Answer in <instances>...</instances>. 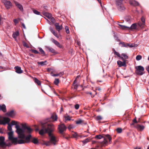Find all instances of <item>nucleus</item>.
Segmentation results:
<instances>
[{
    "mask_svg": "<svg viewBox=\"0 0 149 149\" xmlns=\"http://www.w3.org/2000/svg\"><path fill=\"white\" fill-rule=\"evenodd\" d=\"M54 130V126L52 123H45L41 124V129L39 131V134L43 135L48 133L50 138V141L45 143L47 146H50L51 144L56 145L58 142L57 139L52 133Z\"/></svg>",
    "mask_w": 149,
    "mask_h": 149,
    "instance_id": "nucleus-1",
    "label": "nucleus"
},
{
    "mask_svg": "<svg viewBox=\"0 0 149 149\" xmlns=\"http://www.w3.org/2000/svg\"><path fill=\"white\" fill-rule=\"evenodd\" d=\"M21 125L23 131V134L24 136V137H22V138H24L25 136H26V134H28V135L31 134L33 132V130L27 126L26 124H22Z\"/></svg>",
    "mask_w": 149,
    "mask_h": 149,
    "instance_id": "nucleus-2",
    "label": "nucleus"
},
{
    "mask_svg": "<svg viewBox=\"0 0 149 149\" xmlns=\"http://www.w3.org/2000/svg\"><path fill=\"white\" fill-rule=\"evenodd\" d=\"M124 0H116L115 3L116 7L118 10L122 11L125 9V8L123 4Z\"/></svg>",
    "mask_w": 149,
    "mask_h": 149,
    "instance_id": "nucleus-3",
    "label": "nucleus"
},
{
    "mask_svg": "<svg viewBox=\"0 0 149 149\" xmlns=\"http://www.w3.org/2000/svg\"><path fill=\"white\" fill-rule=\"evenodd\" d=\"M103 135L104 141L101 142H99L100 144L103 146L104 145H107L108 143L107 140V139L109 140V143H111L112 138L110 135L108 134H103Z\"/></svg>",
    "mask_w": 149,
    "mask_h": 149,
    "instance_id": "nucleus-4",
    "label": "nucleus"
},
{
    "mask_svg": "<svg viewBox=\"0 0 149 149\" xmlns=\"http://www.w3.org/2000/svg\"><path fill=\"white\" fill-rule=\"evenodd\" d=\"M31 137V135L29 134L25 136L24 138H19L21 139H19L18 141V143L21 144L29 143L30 141V139Z\"/></svg>",
    "mask_w": 149,
    "mask_h": 149,
    "instance_id": "nucleus-5",
    "label": "nucleus"
},
{
    "mask_svg": "<svg viewBox=\"0 0 149 149\" xmlns=\"http://www.w3.org/2000/svg\"><path fill=\"white\" fill-rule=\"evenodd\" d=\"M15 128L16 129V132L18 134L19 138L24 137V136L23 134V128H20L19 126L17 124L15 126Z\"/></svg>",
    "mask_w": 149,
    "mask_h": 149,
    "instance_id": "nucleus-6",
    "label": "nucleus"
},
{
    "mask_svg": "<svg viewBox=\"0 0 149 149\" xmlns=\"http://www.w3.org/2000/svg\"><path fill=\"white\" fill-rule=\"evenodd\" d=\"M135 68L136 69V74L139 75H142L143 74V71L144 69L143 66L139 65L136 66Z\"/></svg>",
    "mask_w": 149,
    "mask_h": 149,
    "instance_id": "nucleus-7",
    "label": "nucleus"
},
{
    "mask_svg": "<svg viewBox=\"0 0 149 149\" xmlns=\"http://www.w3.org/2000/svg\"><path fill=\"white\" fill-rule=\"evenodd\" d=\"M5 138L4 137L0 136V146L2 148H4L7 146L8 145L4 142Z\"/></svg>",
    "mask_w": 149,
    "mask_h": 149,
    "instance_id": "nucleus-8",
    "label": "nucleus"
},
{
    "mask_svg": "<svg viewBox=\"0 0 149 149\" xmlns=\"http://www.w3.org/2000/svg\"><path fill=\"white\" fill-rule=\"evenodd\" d=\"M58 129L59 133H62L66 130V127L63 124H61L59 125Z\"/></svg>",
    "mask_w": 149,
    "mask_h": 149,
    "instance_id": "nucleus-9",
    "label": "nucleus"
},
{
    "mask_svg": "<svg viewBox=\"0 0 149 149\" xmlns=\"http://www.w3.org/2000/svg\"><path fill=\"white\" fill-rule=\"evenodd\" d=\"M3 3H4L6 8L7 9H9L12 6V3L9 1L6 0H4L3 1Z\"/></svg>",
    "mask_w": 149,
    "mask_h": 149,
    "instance_id": "nucleus-10",
    "label": "nucleus"
},
{
    "mask_svg": "<svg viewBox=\"0 0 149 149\" xmlns=\"http://www.w3.org/2000/svg\"><path fill=\"white\" fill-rule=\"evenodd\" d=\"M141 22H139L138 24V26L141 28H143L145 25V19L143 16H142L141 19Z\"/></svg>",
    "mask_w": 149,
    "mask_h": 149,
    "instance_id": "nucleus-11",
    "label": "nucleus"
},
{
    "mask_svg": "<svg viewBox=\"0 0 149 149\" xmlns=\"http://www.w3.org/2000/svg\"><path fill=\"white\" fill-rule=\"evenodd\" d=\"M10 119L8 118H4L3 120H0V124L5 125L6 123L9 122Z\"/></svg>",
    "mask_w": 149,
    "mask_h": 149,
    "instance_id": "nucleus-12",
    "label": "nucleus"
},
{
    "mask_svg": "<svg viewBox=\"0 0 149 149\" xmlns=\"http://www.w3.org/2000/svg\"><path fill=\"white\" fill-rule=\"evenodd\" d=\"M123 62H122L120 61H117V63L118 65H119V67H121V66H126V60H123Z\"/></svg>",
    "mask_w": 149,
    "mask_h": 149,
    "instance_id": "nucleus-13",
    "label": "nucleus"
},
{
    "mask_svg": "<svg viewBox=\"0 0 149 149\" xmlns=\"http://www.w3.org/2000/svg\"><path fill=\"white\" fill-rule=\"evenodd\" d=\"M51 40L58 47L60 48H62V46L55 39L52 38L51 39Z\"/></svg>",
    "mask_w": 149,
    "mask_h": 149,
    "instance_id": "nucleus-14",
    "label": "nucleus"
},
{
    "mask_svg": "<svg viewBox=\"0 0 149 149\" xmlns=\"http://www.w3.org/2000/svg\"><path fill=\"white\" fill-rule=\"evenodd\" d=\"M54 26L55 27L56 29L58 32H59L60 31L62 30L63 28L62 25L60 26L59 23H56L54 24Z\"/></svg>",
    "mask_w": 149,
    "mask_h": 149,
    "instance_id": "nucleus-15",
    "label": "nucleus"
},
{
    "mask_svg": "<svg viewBox=\"0 0 149 149\" xmlns=\"http://www.w3.org/2000/svg\"><path fill=\"white\" fill-rule=\"evenodd\" d=\"M130 4L134 6H139V3L134 0H130L129 1Z\"/></svg>",
    "mask_w": 149,
    "mask_h": 149,
    "instance_id": "nucleus-16",
    "label": "nucleus"
},
{
    "mask_svg": "<svg viewBox=\"0 0 149 149\" xmlns=\"http://www.w3.org/2000/svg\"><path fill=\"white\" fill-rule=\"evenodd\" d=\"M128 28V30H131L132 29L138 30V28L137 27V26L136 24H133L130 27H129Z\"/></svg>",
    "mask_w": 149,
    "mask_h": 149,
    "instance_id": "nucleus-17",
    "label": "nucleus"
},
{
    "mask_svg": "<svg viewBox=\"0 0 149 149\" xmlns=\"http://www.w3.org/2000/svg\"><path fill=\"white\" fill-rule=\"evenodd\" d=\"M135 127L138 130L140 131H142L145 128V127L143 125H141L139 124H137L135 126Z\"/></svg>",
    "mask_w": 149,
    "mask_h": 149,
    "instance_id": "nucleus-18",
    "label": "nucleus"
},
{
    "mask_svg": "<svg viewBox=\"0 0 149 149\" xmlns=\"http://www.w3.org/2000/svg\"><path fill=\"white\" fill-rule=\"evenodd\" d=\"M14 69L16 70V72L20 74L23 72V71L21 70V68L20 67L18 66H15V67Z\"/></svg>",
    "mask_w": 149,
    "mask_h": 149,
    "instance_id": "nucleus-19",
    "label": "nucleus"
},
{
    "mask_svg": "<svg viewBox=\"0 0 149 149\" xmlns=\"http://www.w3.org/2000/svg\"><path fill=\"white\" fill-rule=\"evenodd\" d=\"M0 110L2 111L3 112H6L7 111L6 106L3 104L0 105Z\"/></svg>",
    "mask_w": 149,
    "mask_h": 149,
    "instance_id": "nucleus-20",
    "label": "nucleus"
},
{
    "mask_svg": "<svg viewBox=\"0 0 149 149\" xmlns=\"http://www.w3.org/2000/svg\"><path fill=\"white\" fill-rule=\"evenodd\" d=\"M19 31H17L16 32H14L13 33L12 36L13 38L15 39V40L16 41H17V39L16 38L17 36L19 35Z\"/></svg>",
    "mask_w": 149,
    "mask_h": 149,
    "instance_id": "nucleus-21",
    "label": "nucleus"
},
{
    "mask_svg": "<svg viewBox=\"0 0 149 149\" xmlns=\"http://www.w3.org/2000/svg\"><path fill=\"white\" fill-rule=\"evenodd\" d=\"M6 115L12 117L14 116L15 115L13 110H11L10 112L6 113Z\"/></svg>",
    "mask_w": 149,
    "mask_h": 149,
    "instance_id": "nucleus-22",
    "label": "nucleus"
},
{
    "mask_svg": "<svg viewBox=\"0 0 149 149\" xmlns=\"http://www.w3.org/2000/svg\"><path fill=\"white\" fill-rule=\"evenodd\" d=\"M30 141L35 144H38V141L37 139L35 138H32L31 137L30 139Z\"/></svg>",
    "mask_w": 149,
    "mask_h": 149,
    "instance_id": "nucleus-23",
    "label": "nucleus"
},
{
    "mask_svg": "<svg viewBox=\"0 0 149 149\" xmlns=\"http://www.w3.org/2000/svg\"><path fill=\"white\" fill-rule=\"evenodd\" d=\"M128 57V56L125 54L123 53L121 54L120 58L122 60H124L127 59Z\"/></svg>",
    "mask_w": 149,
    "mask_h": 149,
    "instance_id": "nucleus-24",
    "label": "nucleus"
},
{
    "mask_svg": "<svg viewBox=\"0 0 149 149\" xmlns=\"http://www.w3.org/2000/svg\"><path fill=\"white\" fill-rule=\"evenodd\" d=\"M8 138L9 140H10L13 137V132L10 131V132L8 133Z\"/></svg>",
    "mask_w": 149,
    "mask_h": 149,
    "instance_id": "nucleus-25",
    "label": "nucleus"
},
{
    "mask_svg": "<svg viewBox=\"0 0 149 149\" xmlns=\"http://www.w3.org/2000/svg\"><path fill=\"white\" fill-rule=\"evenodd\" d=\"M15 4L17 6L20 10L22 11L23 10V8L22 6L18 2H15Z\"/></svg>",
    "mask_w": 149,
    "mask_h": 149,
    "instance_id": "nucleus-26",
    "label": "nucleus"
},
{
    "mask_svg": "<svg viewBox=\"0 0 149 149\" xmlns=\"http://www.w3.org/2000/svg\"><path fill=\"white\" fill-rule=\"evenodd\" d=\"M118 25L119 26V27H118L122 29L128 30V28H129V27L124 25H122L119 24H118Z\"/></svg>",
    "mask_w": 149,
    "mask_h": 149,
    "instance_id": "nucleus-27",
    "label": "nucleus"
},
{
    "mask_svg": "<svg viewBox=\"0 0 149 149\" xmlns=\"http://www.w3.org/2000/svg\"><path fill=\"white\" fill-rule=\"evenodd\" d=\"M10 140L11 141L12 143L15 144H16L18 143V141L17 138L13 137Z\"/></svg>",
    "mask_w": 149,
    "mask_h": 149,
    "instance_id": "nucleus-28",
    "label": "nucleus"
},
{
    "mask_svg": "<svg viewBox=\"0 0 149 149\" xmlns=\"http://www.w3.org/2000/svg\"><path fill=\"white\" fill-rule=\"evenodd\" d=\"M63 74V72H60L58 74H54L52 72H51V75L54 77H56V76H59L60 75H62Z\"/></svg>",
    "mask_w": 149,
    "mask_h": 149,
    "instance_id": "nucleus-29",
    "label": "nucleus"
},
{
    "mask_svg": "<svg viewBox=\"0 0 149 149\" xmlns=\"http://www.w3.org/2000/svg\"><path fill=\"white\" fill-rule=\"evenodd\" d=\"M43 15L49 19L51 18V15L47 12L43 13Z\"/></svg>",
    "mask_w": 149,
    "mask_h": 149,
    "instance_id": "nucleus-30",
    "label": "nucleus"
},
{
    "mask_svg": "<svg viewBox=\"0 0 149 149\" xmlns=\"http://www.w3.org/2000/svg\"><path fill=\"white\" fill-rule=\"evenodd\" d=\"M128 47H136L137 46V45L135 44H128Z\"/></svg>",
    "mask_w": 149,
    "mask_h": 149,
    "instance_id": "nucleus-31",
    "label": "nucleus"
},
{
    "mask_svg": "<svg viewBox=\"0 0 149 149\" xmlns=\"http://www.w3.org/2000/svg\"><path fill=\"white\" fill-rule=\"evenodd\" d=\"M47 62V61H41V62H38V64L42 66H43L45 65H46L47 64L46 63Z\"/></svg>",
    "mask_w": 149,
    "mask_h": 149,
    "instance_id": "nucleus-32",
    "label": "nucleus"
},
{
    "mask_svg": "<svg viewBox=\"0 0 149 149\" xmlns=\"http://www.w3.org/2000/svg\"><path fill=\"white\" fill-rule=\"evenodd\" d=\"M119 44L122 45V47H128V43H125L124 42H121L119 43Z\"/></svg>",
    "mask_w": 149,
    "mask_h": 149,
    "instance_id": "nucleus-33",
    "label": "nucleus"
},
{
    "mask_svg": "<svg viewBox=\"0 0 149 149\" xmlns=\"http://www.w3.org/2000/svg\"><path fill=\"white\" fill-rule=\"evenodd\" d=\"M47 48L48 50H49L50 52L53 53H55L56 52L55 50L52 48L49 47H47Z\"/></svg>",
    "mask_w": 149,
    "mask_h": 149,
    "instance_id": "nucleus-34",
    "label": "nucleus"
},
{
    "mask_svg": "<svg viewBox=\"0 0 149 149\" xmlns=\"http://www.w3.org/2000/svg\"><path fill=\"white\" fill-rule=\"evenodd\" d=\"M39 51L40 52V54L43 56L45 55V53L44 50L40 47L39 48Z\"/></svg>",
    "mask_w": 149,
    "mask_h": 149,
    "instance_id": "nucleus-35",
    "label": "nucleus"
},
{
    "mask_svg": "<svg viewBox=\"0 0 149 149\" xmlns=\"http://www.w3.org/2000/svg\"><path fill=\"white\" fill-rule=\"evenodd\" d=\"M52 119L55 121H56L57 119V116L56 114H54L52 115L51 117Z\"/></svg>",
    "mask_w": 149,
    "mask_h": 149,
    "instance_id": "nucleus-36",
    "label": "nucleus"
},
{
    "mask_svg": "<svg viewBox=\"0 0 149 149\" xmlns=\"http://www.w3.org/2000/svg\"><path fill=\"white\" fill-rule=\"evenodd\" d=\"M104 136H102L101 135H99L95 136V138L97 139H101L102 138H103Z\"/></svg>",
    "mask_w": 149,
    "mask_h": 149,
    "instance_id": "nucleus-37",
    "label": "nucleus"
},
{
    "mask_svg": "<svg viewBox=\"0 0 149 149\" xmlns=\"http://www.w3.org/2000/svg\"><path fill=\"white\" fill-rule=\"evenodd\" d=\"M75 122L77 124H80L83 122V121L81 119H79L78 120L75 121Z\"/></svg>",
    "mask_w": 149,
    "mask_h": 149,
    "instance_id": "nucleus-38",
    "label": "nucleus"
},
{
    "mask_svg": "<svg viewBox=\"0 0 149 149\" xmlns=\"http://www.w3.org/2000/svg\"><path fill=\"white\" fill-rule=\"evenodd\" d=\"M8 124V130L10 131H12V128L11 127V125L9 123H7Z\"/></svg>",
    "mask_w": 149,
    "mask_h": 149,
    "instance_id": "nucleus-39",
    "label": "nucleus"
},
{
    "mask_svg": "<svg viewBox=\"0 0 149 149\" xmlns=\"http://www.w3.org/2000/svg\"><path fill=\"white\" fill-rule=\"evenodd\" d=\"M32 10H33V13H35V14L38 15H40V12H38V11L37 10L34 9H33Z\"/></svg>",
    "mask_w": 149,
    "mask_h": 149,
    "instance_id": "nucleus-40",
    "label": "nucleus"
},
{
    "mask_svg": "<svg viewBox=\"0 0 149 149\" xmlns=\"http://www.w3.org/2000/svg\"><path fill=\"white\" fill-rule=\"evenodd\" d=\"M80 78V76H78L75 79V80L74 81V82L73 83V84H75L76 83H77V81L78 80V79H79V78Z\"/></svg>",
    "mask_w": 149,
    "mask_h": 149,
    "instance_id": "nucleus-41",
    "label": "nucleus"
},
{
    "mask_svg": "<svg viewBox=\"0 0 149 149\" xmlns=\"http://www.w3.org/2000/svg\"><path fill=\"white\" fill-rule=\"evenodd\" d=\"M34 82L37 84H41V82L38 79L35 78L34 79Z\"/></svg>",
    "mask_w": 149,
    "mask_h": 149,
    "instance_id": "nucleus-42",
    "label": "nucleus"
},
{
    "mask_svg": "<svg viewBox=\"0 0 149 149\" xmlns=\"http://www.w3.org/2000/svg\"><path fill=\"white\" fill-rule=\"evenodd\" d=\"M65 122H66L67 120H71V118L69 116H65Z\"/></svg>",
    "mask_w": 149,
    "mask_h": 149,
    "instance_id": "nucleus-43",
    "label": "nucleus"
},
{
    "mask_svg": "<svg viewBox=\"0 0 149 149\" xmlns=\"http://www.w3.org/2000/svg\"><path fill=\"white\" fill-rule=\"evenodd\" d=\"M78 86V85L77 84H72V89L76 90Z\"/></svg>",
    "mask_w": 149,
    "mask_h": 149,
    "instance_id": "nucleus-44",
    "label": "nucleus"
},
{
    "mask_svg": "<svg viewBox=\"0 0 149 149\" xmlns=\"http://www.w3.org/2000/svg\"><path fill=\"white\" fill-rule=\"evenodd\" d=\"M142 56L140 55H137L136 57V59L137 61H139L141 59Z\"/></svg>",
    "mask_w": 149,
    "mask_h": 149,
    "instance_id": "nucleus-45",
    "label": "nucleus"
},
{
    "mask_svg": "<svg viewBox=\"0 0 149 149\" xmlns=\"http://www.w3.org/2000/svg\"><path fill=\"white\" fill-rule=\"evenodd\" d=\"M102 119V118L101 116H98L96 117V119L97 120H101Z\"/></svg>",
    "mask_w": 149,
    "mask_h": 149,
    "instance_id": "nucleus-46",
    "label": "nucleus"
},
{
    "mask_svg": "<svg viewBox=\"0 0 149 149\" xmlns=\"http://www.w3.org/2000/svg\"><path fill=\"white\" fill-rule=\"evenodd\" d=\"M89 141V139L88 138H87V139H85V140L82 141L83 143L85 144L88 143V142Z\"/></svg>",
    "mask_w": 149,
    "mask_h": 149,
    "instance_id": "nucleus-47",
    "label": "nucleus"
},
{
    "mask_svg": "<svg viewBox=\"0 0 149 149\" xmlns=\"http://www.w3.org/2000/svg\"><path fill=\"white\" fill-rule=\"evenodd\" d=\"M116 131L118 133H120L122 132V130L121 128H118L117 129Z\"/></svg>",
    "mask_w": 149,
    "mask_h": 149,
    "instance_id": "nucleus-48",
    "label": "nucleus"
},
{
    "mask_svg": "<svg viewBox=\"0 0 149 149\" xmlns=\"http://www.w3.org/2000/svg\"><path fill=\"white\" fill-rule=\"evenodd\" d=\"M65 29L66 32L67 34H68L70 32L69 29V28L68 26H65Z\"/></svg>",
    "mask_w": 149,
    "mask_h": 149,
    "instance_id": "nucleus-49",
    "label": "nucleus"
},
{
    "mask_svg": "<svg viewBox=\"0 0 149 149\" xmlns=\"http://www.w3.org/2000/svg\"><path fill=\"white\" fill-rule=\"evenodd\" d=\"M31 52L33 53L34 54H40V53L38 52L37 50L34 49H31Z\"/></svg>",
    "mask_w": 149,
    "mask_h": 149,
    "instance_id": "nucleus-50",
    "label": "nucleus"
},
{
    "mask_svg": "<svg viewBox=\"0 0 149 149\" xmlns=\"http://www.w3.org/2000/svg\"><path fill=\"white\" fill-rule=\"evenodd\" d=\"M59 83V80L58 79H56L54 81V84H58Z\"/></svg>",
    "mask_w": 149,
    "mask_h": 149,
    "instance_id": "nucleus-51",
    "label": "nucleus"
},
{
    "mask_svg": "<svg viewBox=\"0 0 149 149\" xmlns=\"http://www.w3.org/2000/svg\"><path fill=\"white\" fill-rule=\"evenodd\" d=\"M52 33L57 38H59L58 36V35L57 32H55L54 31Z\"/></svg>",
    "mask_w": 149,
    "mask_h": 149,
    "instance_id": "nucleus-52",
    "label": "nucleus"
},
{
    "mask_svg": "<svg viewBox=\"0 0 149 149\" xmlns=\"http://www.w3.org/2000/svg\"><path fill=\"white\" fill-rule=\"evenodd\" d=\"M11 125H16L17 124V122L14 120H12L11 121Z\"/></svg>",
    "mask_w": 149,
    "mask_h": 149,
    "instance_id": "nucleus-53",
    "label": "nucleus"
},
{
    "mask_svg": "<svg viewBox=\"0 0 149 149\" xmlns=\"http://www.w3.org/2000/svg\"><path fill=\"white\" fill-rule=\"evenodd\" d=\"M79 104H76L75 106H74V107H75V108L76 109H78L79 108Z\"/></svg>",
    "mask_w": 149,
    "mask_h": 149,
    "instance_id": "nucleus-54",
    "label": "nucleus"
},
{
    "mask_svg": "<svg viewBox=\"0 0 149 149\" xmlns=\"http://www.w3.org/2000/svg\"><path fill=\"white\" fill-rule=\"evenodd\" d=\"M125 20L127 22H129V21H130V17L129 16L127 17H125Z\"/></svg>",
    "mask_w": 149,
    "mask_h": 149,
    "instance_id": "nucleus-55",
    "label": "nucleus"
},
{
    "mask_svg": "<svg viewBox=\"0 0 149 149\" xmlns=\"http://www.w3.org/2000/svg\"><path fill=\"white\" fill-rule=\"evenodd\" d=\"M13 21L14 23L16 25L19 22L18 20L17 19H15L13 20Z\"/></svg>",
    "mask_w": 149,
    "mask_h": 149,
    "instance_id": "nucleus-56",
    "label": "nucleus"
},
{
    "mask_svg": "<svg viewBox=\"0 0 149 149\" xmlns=\"http://www.w3.org/2000/svg\"><path fill=\"white\" fill-rule=\"evenodd\" d=\"M114 54L117 55L118 57L120 58L121 55L118 52H116L115 54Z\"/></svg>",
    "mask_w": 149,
    "mask_h": 149,
    "instance_id": "nucleus-57",
    "label": "nucleus"
},
{
    "mask_svg": "<svg viewBox=\"0 0 149 149\" xmlns=\"http://www.w3.org/2000/svg\"><path fill=\"white\" fill-rule=\"evenodd\" d=\"M133 122L135 123H138V122L136 120V118L135 117V118L133 120Z\"/></svg>",
    "mask_w": 149,
    "mask_h": 149,
    "instance_id": "nucleus-58",
    "label": "nucleus"
},
{
    "mask_svg": "<svg viewBox=\"0 0 149 149\" xmlns=\"http://www.w3.org/2000/svg\"><path fill=\"white\" fill-rule=\"evenodd\" d=\"M61 134V136L63 137L64 138H65V134L64 133V132H63L62 133H60Z\"/></svg>",
    "mask_w": 149,
    "mask_h": 149,
    "instance_id": "nucleus-59",
    "label": "nucleus"
},
{
    "mask_svg": "<svg viewBox=\"0 0 149 149\" xmlns=\"http://www.w3.org/2000/svg\"><path fill=\"white\" fill-rule=\"evenodd\" d=\"M73 128L72 126V125H70L68 127V128L69 130H71L72 128Z\"/></svg>",
    "mask_w": 149,
    "mask_h": 149,
    "instance_id": "nucleus-60",
    "label": "nucleus"
},
{
    "mask_svg": "<svg viewBox=\"0 0 149 149\" xmlns=\"http://www.w3.org/2000/svg\"><path fill=\"white\" fill-rule=\"evenodd\" d=\"M51 19V21L52 22H54L55 21V19L54 18L52 17V16H51V18H50Z\"/></svg>",
    "mask_w": 149,
    "mask_h": 149,
    "instance_id": "nucleus-61",
    "label": "nucleus"
},
{
    "mask_svg": "<svg viewBox=\"0 0 149 149\" xmlns=\"http://www.w3.org/2000/svg\"><path fill=\"white\" fill-rule=\"evenodd\" d=\"M49 30L52 33L54 31V30L51 27L49 28Z\"/></svg>",
    "mask_w": 149,
    "mask_h": 149,
    "instance_id": "nucleus-62",
    "label": "nucleus"
},
{
    "mask_svg": "<svg viewBox=\"0 0 149 149\" xmlns=\"http://www.w3.org/2000/svg\"><path fill=\"white\" fill-rule=\"evenodd\" d=\"M73 136L74 137H76L77 136V133H75L72 134Z\"/></svg>",
    "mask_w": 149,
    "mask_h": 149,
    "instance_id": "nucleus-63",
    "label": "nucleus"
},
{
    "mask_svg": "<svg viewBox=\"0 0 149 149\" xmlns=\"http://www.w3.org/2000/svg\"><path fill=\"white\" fill-rule=\"evenodd\" d=\"M23 45L25 47H29L28 46V45H27V44L26 43H24Z\"/></svg>",
    "mask_w": 149,
    "mask_h": 149,
    "instance_id": "nucleus-64",
    "label": "nucleus"
}]
</instances>
